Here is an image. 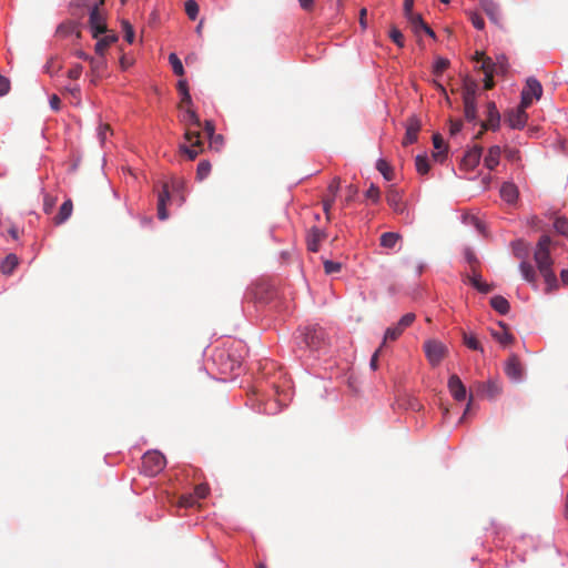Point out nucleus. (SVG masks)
Here are the masks:
<instances>
[{"label":"nucleus","mask_w":568,"mask_h":568,"mask_svg":"<svg viewBox=\"0 0 568 568\" xmlns=\"http://www.w3.org/2000/svg\"><path fill=\"white\" fill-rule=\"evenodd\" d=\"M209 145L215 151H220L223 145V136L221 134H214L209 138Z\"/></svg>","instance_id":"obj_51"},{"label":"nucleus","mask_w":568,"mask_h":568,"mask_svg":"<svg viewBox=\"0 0 568 568\" xmlns=\"http://www.w3.org/2000/svg\"><path fill=\"white\" fill-rule=\"evenodd\" d=\"M11 88L10 80L0 74V97L9 93Z\"/></svg>","instance_id":"obj_56"},{"label":"nucleus","mask_w":568,"mask_h":568,"mask_svg":"<svg viewBox=\"0 0 568 568\" xmlns=\"http://www.w3.org/2000/svg\"><path fill=\"white\" fill-rule=\"evenodd\" d=\"M81 73H82V65L75 64L73 68H71L68 71V77L72 80H77L80 78Z\"/></svg>","instance_id":"obj_59"},{"label":"nucleus","mask_w":568,"mask_h":568,"mask_svg":"<svg viewBox=\"0 0 568 568\" xmlns=\"http://www.w3.org/2000/svg\"><path fill=\"white\" fill-rule=\"evenodd\" d=\"M204 133L207 136V139L215 134V125H214L213 121H210V120L205 121Z\"/></svg>","instance_id":"obj_62"},{"label":"nucleus","mask_w":568,"mask_h":568,"mask_svg":"<svg viewBox=\"0 0 568 568\" xmlns=\"http://www.w3.org/2000/svg\"><path fill=\"white\" fill-rule=\"evenodd\" d=\"M404 331L405 329L400 327L398 323L394 326L388 327L385 332L382 345L384 346L388 341H396L403 334Z\"/></svg>","instance_id":"obj_36"},{"label":"nucleus","mask_w":568,"mask_h":568,"mask_svg":"<svg viewBox=\"0 0 568 568\" xmlns=\"http://www.w3.org/2000/svg\"><path fill=\"white\" fill-rule=\"evenodd\" d=\"M195 505V497L193 495L181 496L179 499V506L189 508Z\"/></svg>","instance_id":"obj_55"},{"label":"nucleus","mask_w":568,"mask_h":568,"mask_svg":"<svg viewBox=\"0 0 568 568\" xmlns=\"http://www.w3.org/2000/svg\"><path fill=\"white\" fill-rule=\"evenodd\" d=\"M422 124L420 121L416 116H410L406 122V133L403 139V145L407 146L413 144L418 139V132L420 131Z\"/></svg>","instance_id":"obj_11"},{"label":"nucleus","mask_w":568,"mask_h":568,"mask_svg":"<svg viewBox=\"0 0 568 568\" xmlns=\"http://www.w3.org/2000/svg\"><path fill=\"white\" fill-rule=\"evenodd\" d=\"M490 306L501 315H506L510 310L509 302L500 295L490 298Z\"/></svg>","instance_id":"obj_28"},{"label":"nucleus","mask_w":568,"mask_h":568,"mask_svg":"<svg viewBox=\"0 0 568 568\" xmlns=\"http://www.w3.org/2000/svg\"><path fill=\"white\" fill-rule=\"evenodd\" d=\"M324 236V233L320 229L312 227L307 234V248L312 252H317Z\"/></svg>","instance_id":"obj_22"},{"label":"nucleus","mask_w":568,"mask_h":568,"mask_svg":"<svg viewBox=\"0 0 568 568\" xmlns=\"http://www.w3.org/2000/svg\"><path fill=\"white\" fill-rule=\"evenodd\" d=\"M464 344L473 351L483 352V347H481L479 341L473 334L464 333Z\"/></svg>","instance_id":"obj_42"},{"label":"nucleus","mask_w":568,"mask_h":568,"mask_svg":"<svg viewBox=\"0 0 568 568\" xmlns=\"http://www.w3.org/2000/svg\"><path fill=\"white\" fill-rule=\"evenodd\" d=\"M501 155V149L498 145H493L488 149L486 156L484 158V165L488 170H494L498 164Z\"/></svg>","instance_id":"obj_18"},{"label":"nucleus","mask_w":568,"mask_h":568,"mask_svg":"<svg viewBox=\"0 0 568 568\" xmlns=\"http://www.w3.org/2000/svg\"><path fill=\"white\" fill-rule=\"evenodd\" d=\"M326 333L322 327H307L303 333V341L310 349H321L326 345Z\"/></svg>","instance_id":"obj_6"},{"label":"nucleus","mask_w":568,"mask_h":568,"mask_svg":"<svg viewBox=\"0 0 568 568\" xmlns=\"http://www.w3.org/2000/svg\"><path fill=\"white\" fill-rule=\"evenodd\" d=\"M357 193H358V189L355 185H349L347 187V195L345 197V203L346 204L351 203Z\"/></svg>","instance_id":"obj_60"},{"label":"nucleus","mask_w":568,"mask_h":568,"mask_svg":"<svg viewBox=\"0 0 568 568\" xmlns=\"http://www.w3.org/2000/svg\"><path fill=\"white\" fill-rule=\"evenodd\" d=\"M480 69L485 73V89L490 90L494 87L493 73L495 72V63L491 59L485 60Z\"/></svg>","instance_id":"obj_26"},{"label":"nucleus","mask_w":568,"mask_h":568,"mask_svg":"<svg viewBox=\"0 0 568 568\" xmlns=\"http://www.w3.org/2000/svg\"><path fill=\"white\" fill-rule=\"evenodd\" d=\"M170 200V192L168 184H163L162 191L159 194L158 199V216L160 220H166L169 216V213L166 211V203Z\"/></svg>","instance_id":"obj_17"},{"label":"nucleus","mask_w":568,"mask_h":568,"mask_svg":"<svg viewBox=\"0 0 568 568\" xmlns=\"http://www.w3.org/2000/svg\"><path fill=\"white\" fill-rule=\"evenodd\" d=\"M185 12L191 20H195L199 14V4L195 0H187L185 2Z\"/></svg>","instance_id":"obj_43"},{"label":"nucleus","mask_w":568,"mask_h":568,"mask_svg":"<svg viewBox=\"0 0 568 568\" xmlns=\"http://www.w3.org/2000/svg\"><path fill=\"white\" fill-rule=\"evenodd\" d=\"M519 270L521 272L523 277L532 286V288L537 290L538 282L535 267L528 262H521L519 265Z\"/></svg>","instance_id":"obj_20"},{"label":"nucleus","mask_w":568,"mask_h":568,"mask_svg":"<svg viewBox=\"0 0 568 568\" xmlns=\"http://www.w3.org/2000/svg\"><path fill=\"white\" fill-rule=\"evenodd\" d=\"M389 38L399 48L404 47V36L398 28H396V27L390 28Z\"/></svg>","instance_id":"obj_45"},{"label":"nucleus","mask_w":568,"mask_h":568,"mask_svg":"<svg viewBox=\"0 0 568 568\" xmlns=\"http://www.w3.org/2000/svg\"><path fill=\"white\" fill-rule=\"evenodd\" d=\"M470 21L473 23V26L478 29V30H483L484 27H485V22H484V19L480 14L476 13V12H471L470 16Z\"/></svg>","instance_id":"obj_54"},{"label":"nucleus","mask_w":568,"mask_h":568,"mask_svg":"<svg viewBox=\"0 0 568 568\" xmlns=\"http://www.w3.org/2000/svg\"><path fill=\"white\" fill-rule=\"evenodd\" d=\"M478 89L477 82L471 78H465L463 81V100L464 99H476V92Z\"/></svg>","instance_id":"obj_29"},{"label":"nucleus","mask_w":568,"mask_h":568,"mask_svg":"<svg viewBox=\"0 0 568 568\" xmlns=\"http://www.w3.org/2000/svg\"><path fill=\"white\" fill-rule=\"evenodd\" d=\"M18 257L16 254L10 253L6 256V258L2 261L0 265V270L3 274H11L13 270L18 266Z\"/></svg>","instance_id":"obj_31"},{"label":"nucleus","mask_w":568,"mask_h":568,"mask_svg":"<svg viewBox=\"0 0 568 568\" xmlns=\"http://www.w3.org/2000/svg\"><path fill=\"white\" fill-rule=\"evenodd\" d=\"M475 387L478 395L488 399H495L501 394V385L497 379L477 383Z\"/></svg>","instance_id":"obj_9"},{"label":"nucleus","mask_w":568,"mask_h":568,"mask_svg":"<svg viewBox=\"0 0 568 568\" xmlns=\"http://www.w3.org/2000/svg\"><path fill=\"white\" fill-rule=\"evenodd\" d=\"M554 227L557 233L568 236V219L564 216H559L554 222Z\"/></svg>","instance_id":"obj_41"},{"label":"nucleus","mask_w":568,"mask_h":568,"mask_svg":"<svg viewBox=\"0 0 568 568\" xmlns=\"http://www.w3.org/2000/svg\"><path fill=\"white\" fill-rule=\"evenodd\" d=\"M111 133V128L109 124H102L100 125L99 128V138L101 140V142H104L108 134Z\"/></svg>","instance_id":"obj_63"},{"label":"nucleus","mask_w":568,"mask_h":568,"mask_svg":"<svg viewBox=\"0 0 568 568\" xmlns=\"http://www.w3.org/2000/svg\"><path fill=\"white\" fill-rule=\"evenodd\" d=\"M365 196L372 200L374 203H377L381 199V191L375 184H371L369 189L365 193Z\"/></svg>","instance_id":"obj_50"},{"label":"nucleus","mask_w":568,"mask_h":568,"mask_svg":"<svg viewBox=\"0 0 568 568\" xmlns=\"http://www.w3.org/2000/svg\"><path fill=\"white\" fill-rule=\"evenodd\" d=\"M339 185H341V179L339 178H334L333 181L329 183L328 187H327V191L331 195H333V197L336 196L338 190H339Z\"/></svg>","instance_id":"obj_58"},{"label":"nucleus","mask_w":568,"mask_h":568,"mask_svg":"<svg viewBox=\"0 0 568 568\" xmlns=\"http://www.w3.org/2000/svg\"><path fill=\"white\" fill-rule=\"evenodd\" d=\"M481 154L483 148L480 145H474L465 153L462 160V168L467 171L474 170L479 164Z\"/></svg>","instance_id":"obj_10"},{"label":"nucleus","mask_w":568,"mask_h":568,"mask_svg":"<svg viewBox=\"0 0 568 568\" xmlns=\"http://www.w3.org/2000/svg\"><path fill=\"white\" fill-rule=\"evenodd\" d=\"M165 465V457L160 452H148L142 457L141 471L149 477H154L164 469Z\"/></svg>","instance_id":"obj_2"},{"label":"nucleus","mask_w":568,"mask_h":568,"mask_svg":"<svg viewBox=\"0 0 568 568\" xmlns=\"http://www.w3.org/2000/svg\"><path fill=\"white\" fill-rule=\"evenodd\" d=\"M433 144L434 148L438 151L434 156H439L442 153L446 152V145L440 134L435 133L433 135Z\"/></svg>","instance_id":"obj_46"},{"label":"nucleus","mask_w":568,"mask_h":568,"mask_svg":"<svg viewBox=\"0 0 568 568\" xmlns=\"http://www.w3.org/2000/svg\"><path fill=\"white\" fill-rule=\"evenodd\" d=\"M405 18L416 34H419L426 24L420 14L410 13L409 16H405Z\"/></svg>","instance_id":"obj_35"},{"label":"nucleus","mask_w":568,"mask_h":568,"mask_svg":"<svg viewBox=\"0 0 568 568\" xmlns=\"http://www.w3.org/2000/svg\"><path fill=\"white\" fill-rule=\"evenodd\" d=\"M480 7L484 12L488 16L491 22L499 24L500 22V10L499 6L493 0H481Z\"/></svg>","instance_id":"obj_16"},{"label":"nucleus","mask_w":568,"mask_h":568,"mask_svg":"<svg viewBox=\"0 0 568 568\" xmlns=\"http://www.w3.org/2000/svg\"><path fill=\"white\" fill-rule=\"evenodd\" d=\"M416 170L419 174H427L430 165L428 159L425 155H417L415 160Z\"/></svg>","instance_id":"obj_40"},{"label":"nucleus","mask_w":568,"mask_h":568,"mask_svg":"<svg viewBox=\"0 0 568 568\" xmlns=\"http://www.w3.org/2000/svg\"><path fill=\"white\" fill-rule=\"evenodd\" d=\"M424 349L432 366H437L447 354V347L436 339L425 342Z\"/></svg>","instance_id":"obj_7"},{"label":"nucleus","mask_w":568,"mask_h":568,"mask_svg":"<svg viewBox=\"0 0 568 568\" xmlns=\"http://www.w3.org/2000/svg\"><path fill=\"white\" fill-rule=\"evenodd\" d=\"M341 270H342V264L339 262H334V261H328V260L324 261L325 274L329 275V274L338 273Z\"/></svg>","instance_id":"obj_48"},{"label":"nucleus","mask_w":568,"mask_h":568,"mask_svg":"<svg viewBox=\"0 0 568 568\" xmlns=\"http://www.w3.org/2000/svg\"><path fill=\"white\" fill-rule=\"evenodd\" d=\"M400 239V234L396 232L383 233L381 235V246L386 248H393Z\"/></svg>","instance_id":"obj_32"},{"label":"nucleus","mask_w":568,"mask_h":568,"mask_svg":"<svg viewBox=\"0 0 568 568\" xmlns=\"http://www.w3.org/2000/svg\"><path fill=\"white\" fill-rule=\"evenodd\" d=\"M526 109L527 108H523L521 103H520L516 110H513L508 113L507 122L510 128L521 129L525 126V124L527 122V118H528L527 113H526Z\"/></svg>","instance_id":"obj_14"},{"label":"nucleus","mask_w":568,"mask_h":568,"mask_svg":"<svg viewBox=\"0 0 568 568\" xmlns=\"http://www.w3.org/2000/svg\"><path fill=\"white\" fill-rule=\"evenodd\" d=\"M500 196L504 201L513 204L518 199V189L514 183L506 182L500 187Z\"/></svg>","instance_id":"obj_21"},{"label":"nucleus","mask_w":568,"mask_h":568,"mask_svg":"<svg viewBox=\"0 0 568 568\" xmlns=\"http://www.w3.org/2000/svg\"><path fill=\"white\" fill-rule=\"evenodd\" d=\"M89 62L91 65L92 73L97 78H100L106 68V61L104 59V55H99V58H91Z\"/></svg>","instance_id":"obj_33"},{"label":"nucleus","mask_w":568,"mask_h":568,"mask_svg":"<svg viewBox=\"0 0 568 568\" xmlns=\"http://www.w3.org/2000/svg\"><path fill=\"white\" fill-rule=\"evenodd\" d=\"M57 203V199L49 195V194H45L44 197H43V211L45 214H51L52 213V210L54 207Z\"/></svg>","instance_id":"obj_49"},{"label":"nucleus","mask_w":568,"mask_h":568,"mask_svg":"<svg viewBox=\"0 0 568 568\" xmlns=\"http://www.w3.org/2000/svg\"><path fill=\"white\" fill-rule=\"evenodd\" d=\"M449 61L444 58H438L434 64L433 72L435 75L439 77L443 72L448 68Z\"/></svg>","instance_id":"obj_47"},{"label":"nucleus","mask_w":568,"mask_h":568,"mask_svg":"<svg viewBox=\"0 0 568 568\" xmlns=\"http://www.w3.org/2000/svg\"><path fill=\"white\" fill-rule=\"evenodd\" d=\"M506 375L514 382L519 383L525 375V367L518 355L511 354L505 364Z\"/></svg>","instance_id":"obj_8"},{"label":"nucleus","mask_w":568,"mask_h":568,"mask_svg":"<svg viewBox=\"0 0 568 568\" xmlns=\"http://www.w3.org/2000/svg\"><path fill=\"white\" fill-rule=\"evenodd\" d=\"M121 24H122V30L124 32V39L130 44L133 43L135 34H134V29H133L132 24L126 20H123Z\"/></svg>","instance_id":"obj_44"},{"label":"nucleus","mask_w":568,"mask_h":568,"mask_svg":"<svg viewBox=\"0 0 568 568\" xmlns=\"http://www.w3.org/2000/svg\"><path fill=\"white\" fill-rule=\"evenodd\" d=\"M468 282L480 293H489L494 290L493 284H487V283L483 282L481 276L477 272V270H474L473 274L468 275Z\"/></svg>","instance_id":"obj_23"},{"label":"nucleus","mask_w":568,"mask_h":568,"mask_svg":"<svg viewBox=\"0 0 568 568\" xmlns=\"http://www.w3.org/2000/svg\"><path fill=\"white\" fill-rule=\"evenodd\" d=\"M72 211H73V203H72L71 199H68L62 203L58 214L53 217V223L55 225L63 224L65 221H68L70 219Z\"/></svg>","instance_id":"obj_19"},{"label":"nucleus","mask_w":568,"mask_h":568,"mask_svg":"<svg viewBox=\"0 0 568 568\" xmlns=\"http://www.w3.org/2000/svg\"><path fill=\"white\" fill-rule=\"evenodd\" d=\"M103 4L104 0H99L90 10L89 24L94 39L108 31L104 12L100 9Z\"/></svg>","instance_id":"obj_3"},{"label":"nucleus","mask_w":568,"mask_h":568,"mask_svg":"<svg viewBox=\"0 0 568 568\" xmlns=\"http://www.w3.org/2000/svg\"><path fill=\"white\" fill-rule=\"evenodd\" d=\"M209 493H210L209 486L206 484H200L194 489V494H195L194 497H196L199 499H203L209 495Z\"/></svg>","instance_id":"obj_53"},{"label":"nucleus","mask_w":568,"mask_h":568,"mask_svg":"<svg viewBox=\"0 0 568 568\" xmlns=\"http://www.w3.org/2000/svg\"><path fill=\"white\" fill-rule=\"evenodd\" d=\"M211 163L206 160H203L201 161L199 164H197V169H196V178L197 180L200 181H203L204 179H206L211 172Z\"/></svg>","instance_id":"obj_39"},{"label":"nucleus","mask_w":568,"mask_h":568,"mask_svg":"<svg viewBox=\"0 0 568 568\" xmlns=\"http://www.w3.org/2000/svg\"><path fill=\"white\" fill-rule=\"evenodd\" d=\"M551 239L549 235H541L534 251V261L540 276L546 284L545 292L547 294L557 291L559 287L558 278L552 268L554 260L550 255Z\"/></svg>","instance_id":"obj_1"},{"label":"nucleus","mask_w":568,"mask_h":568,"mask_svg":"<svg viewBox=\"0 0 568 568\" xmlns=\"http://www.w3.org/2000/svg\"><path fill=\"white\" fill-rule=\"evenodd\" d=\"M178 91L181 94V102L179 104L180 109H184L185 106H190L192 104V98L189 92L187 82L184 79H181L178 82Z\"/></svg>","instance_id":"obj_24"},{"label":"nucleus","mask_w":568,"mask_h":568,"mask_svg":"<svg viewBox=\"0 0 568 568\" xmlns=\"http://www.w3.org/2000/svg\"><path fill=\"white\" fill-rule=\"evenodd\" d=\"M186 125L193 124L195 126H201V121L194 110L189 106L185 109V113L183 114L182 120Z\"/></svg>","instance_id":"obj_38"},{"label":"nucleus","mask_w":568,"mask_h":568,"mask_svg":"<svg viewBox=\"0 0 568 568\" xmlns=\"http://www.w3.org/2000/svg\"><path fill=\"white\" fill-rule=\"evenodd\" d=\"M334 201H335V197H333V195L325 197L323 201V210H324V213L326 214L327 220L331 219L329 211L334 204Z\"/></svg>","instance_id":"obj_57"},{"label":"nucleus","mask_w":568,"mask_h":568,"mask_svg":"<svg viewBox=\"0 0 568 568\" xmlns=\"http://www.w3.org/2000/svg\"><path fill=\"white\" fill-rule=\"evenodd\" d=\"M466 260H467V262L470 265L471 272L474 270H477L476 267H477V264H478V260H477L476 255L473 252H470V251L466 252Z\"/></svg>","instance_id":"obj_61"},{"label":"nucleus","mask_w":568,"mask_h":568,"mask_svg":"<svg viewBox=\"0 0 568 568\" xmlns=\"http://www.w3.org/2000/svg\"><path fill=\"white\" fill-rule=\"evenodd\" d=\"M542 95L541 83L535 78H528L526 85L521 91V106L528 108L531 105L532 100H539Z\"/></svg>","instance_id":"obj_5"},{"label":"nucleus","mask_w":568,"mask_h":568,"mask_svg":"<svg viewBox=\"0 0 568 568\" xmlns=\"http://www.w3.org/2000/svg\"><path fill=\"white\" fill-rule=\"evenodd\" d=\"M169 62L172 67L173 72L176 75L182 77L184 74V68H183L182 61L175 53L169 54Z\"/></svg>","instance_id":"obj_37"},{"label":"nucleus","mask_w":568,"mask_h":568,"mask_svg":"<svg viewBox=\"0 0 568 568\" xmlns=\"http://www.w3.org/2000/svg\"><path fill=\"white\" fill-rule=\"evenodd\" d=\"M448 388L452 394V396L458 400L462 402L466 399V387L463 384L462 379L457 375H452L448 379Z\"/></svg>","instance_id":"obj_15"},{"label":"nucleus","mask_w":568,"mask_h":568,"mask_svg":"<svg viewBox=\"0 0 568 568\" xmlns=\"http://www.w3.org/2000/svg\"><path fill=\"white\" fill-rule=\"evenodd\" d=\"M500 114L496 108L495 102L490 101L487 103V120L480 123L484 130L496 131L499 128Z\"/></svg>","instance_id":"obj_12"},{"label":"nucleus","mask_w":568,"mask_h":568,"mask_svg":"<svg viewBox=\"0 0 568 568\" xmlns=\"http://www.w3.org/2000/svg\"><path fill=\"white\" fill-rule=\"evenodd\" d=\"M415 318L416 316L414 313H407L404 316H402L397 323L399 324L400 327L406 329L414 323Z\"/></svg>","instance_id":"obj_52"},{"label":"nucleus","mask_w":568,"mask_h":568,"mask_svg":"<svg viewBox=\"0 0 568 568\" xmlns=\"http://www.w3.org/2000/svg\"><path fill=\"white\" fill-rule=\"evenodd\" d=\"M386 201L395 213L404 214V212L406 211V205L403 202L402 193L397 189L390 187L387 191Z\"/></svg>","instance_id":"obj_13"},{"label":"nucleus","mask_w":568,"mask_h":568,"mask_svg":"<svg viewBox=\"0 0 568 568\" xmlns=\"http://www.w3.org/2000/svg\"><path fill=\"white\" fill-rule=\"evenodd\" d=\"M118 40V36L115 33L106 34L103 38H98V42L95 43V52L99 55H104L108 48Z\"/></svg>","instance_id":"obj_25"},{"label":"nucleus","mask_w":568,"mask_h":568,"mask_svg":"<svg viewBox=\"0 0 568 568\" xmlns=\"http://www.w3.org/2000/svg\"><path fill=\"white\" fill-rule=\"evenodd\" d=\"M464 115L468 122L477 121L476 99H464Z\"/></svg>","instance_id":"obj_27"},{"label":"nucleus","mask_w":568,"mask_h":568,"mask_svg":"<svg viewBox=\"0 0 568 568\" xmlns=\"http://www.w3.org/2000/svg\"><path fill=\"white\" fill-rule=\"evenodd\" d=\"M376 169L381 172L385 180L392 181L394 179L393 168L386 160L379 159L376 163Z\"/></svg>","instance_id":"obj_34"},{"label":"nucleus","mask_w":568,"mask_h":568,"mask_svg":"<svg viewBox=\"0 0 568 568\" xmlns=\"http://www.w3.org/2000/svg\"><path fill=\"white\" fill-rule=\"evenodd\" d=\"M184 138L186 141L191 142V146L182 144L180 145V151L185 154L189 160L193 161L203 151L201 133L199 131H191L190 129H186Z\"/></svg>","instance_id":"obj_4"},{"label":"nucleus","mask_w":568,"mask_h":568,"mask_svg":"<svg viewBox=\"0 0 568 568\" xmlns=\"http://www.w3.org/2000/svg\"><path fill=\"white\" fill-rule=\"evenodd\" d=\"M500 326L501 331L493 332L494 338L497 339L504 346L510 345L515 341L514 335L507 329L506 325L500 323Z\"/></svg>","instance_id":"obj_30"},{"label":"nucleus","mask_w":568,"mask_h":568,"mask_svg":"<svg viewBox=\"0 0 568 568\" xmlns=\"http://www.w3.org/2000/svg\"><path fill=\"white\" fill-rule=\"evenodd\" d=\"M505 154L509 161H518L520 159L519 151L515 149H506Z\"/></svg>","instance_id":"obj_64"}]
</instances>
